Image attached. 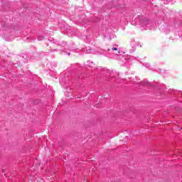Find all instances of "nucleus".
I'll return each mask as SVG.
<instances>
[{"label":"nucleus","instance_id":"f257e3e1","mask_svg":"<svg viewBox=\"0 0 182 182\" xmlns=\"http://www.w3.org/2000/svg\"><path fill=\"white\" fill-rule=\"evenodd\" d=\"M112 50H116L117 52V53H120V51L119 50L118 48H112Z\"/></svg>","mask_w":182,"mask_h":182}]
</instances>
